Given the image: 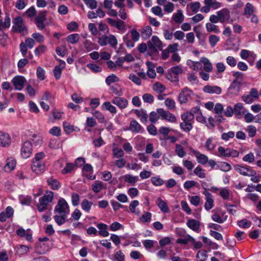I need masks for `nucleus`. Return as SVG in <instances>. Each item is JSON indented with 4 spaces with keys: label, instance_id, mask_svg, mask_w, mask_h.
<instances>
[{
    "label": "nucleus",
    "instance_id": "obj_33",
    "mask_svg": "<svg viewBox=\"0 0 261 261\" xmlns=\"http://www.w3.org/2000/svg\"><path fill=\"white\" fill-rule=\"evenodd\" d=\"M172 19L176 23H181L184 19V16L181 10H177L172 16Z\"/></svg>",
    "mask_w": 261,
    "mask_h": 261
},
{
    "label": "nucleus",
    "instance_id": "obj_11",
    "mask_svg": "<svg viewBox=\"0 0 261 261\" xmlns=\"http://www.w3.org/2000/svg\"><path fill=\"white\" fill-rule=\"evenodd\" d=\"M157 112L160 115L162 119L166 120L170 122H175L176 121L175 115L168 111H165L162 108H159L157 109Z\"/></svg>",
    "mask_w": 261,
    "mask_h": 261
},
{
    "label": "nucleus",
    "instance_id": "obj_14",
    "mask_svg": "<svg viewBox=\"0 0 261 261\" xmlns=\"http://www.w3.org/2000/svg\"><path fill=\"white\" fill-rule=\"evenodd\" d=\"M242 84L236 81H233L228 89L227 94L231 96L238 95L241 90Z\"/></svg>",
    "mask_w": 261,
    "mask_h": 261
},
{
    "label": "nucleus",
    "instance_id": "obj_30",
    "mask_svg": "<svg viewBox=\"0 0 261 261\" xmlns=\"http://www.w3.org/2000/svg\"><path fill=\"white\" fill-rule=\"evenodd\" d=\"M200 61L203 64V69L205 71L209 72L212 71V64L208 59L206 58L202 57L201 58Z\"/></svg>",
    "mask_w": 261,
    "mask_h": 261
},
{
    "label": "nucleus",
    "instance_id": "obj_45",
    "mask_svg": "<svg viewBox=\"0 0 261 261\" xmlns=\"http://www.w3.org/2000/svg\"><path fill=\"white\" fill-rule=\"evenodd\" d=\"M194 116L192 115L190 112H187L181 115V119L182 121L191 122L193 120Z\"/></svg>",
    "mask_w": 261,
    "mask_h": 261
},
{
    "label": "nucleus",
    "instance_id": "obj_20",
    "mask_svg": "<svg viewBox=\"0 0 261 261\" xmlns=\"http://www.w3.org/2000/svg\"><path fill=\"white\" fill-rule=\"evenodd\" d=\"M11 137L7 133L0 131V146L2 147L9 146L11 144Z\"/></svg>",
    "mask_w": 261,
    "mask_h": 261
},
{
    "label": "nucleus",
    "instance_id": "obj_39",
    "mask_svg": "<svg viewBox=\"0 0 261 261\" xmlns=\"http://www.w3.org/2000/svg\"><path fill=\"white\" fill-rule=\"evenodd\" d=\"M180 127L185 132H189L193 128V125L191 122L184 121L180 123Z\"/></svg>",
    "mask_w": 261,
    "mask_h": 261
},
{
    "label": "nucleus",
    "instance_id": "obj_52",
    "mask_svg": "<svg viewBox=\"0 0 261 261\" xmlns=\"http://www.w3.org/2000/svg\"><path fill=\"white\" fill-rule=\"evenodd\" d=\"M119 78L114 74L109 75L106 79V83L108 85H110L112 83L118 82Z\"/></svg>",
    "mask_w": 261,
    "mask_h": 261
},
{
    "label": "nucleus",
    "instance_id": "obj_41",
    "mask_svg": "<svg viewBox=\"0 0 261 261\" xmlns=\"http://www.w3.org/2000/svg\"><path fill=\"white\" fill-rule=\"evenodd\" d=\"M4 22L0 20V31H2L5 28H8L10 27L11 19L9 16H6L4 19Z\"/></svg>",
    "mask_w": 261,
    "mask_h": 261
},
{
    "label": "nucleus",
    "instance_id": "obj_12",
    "mask_svg": "<svg viewBox=\"0 0 261 261\" xmlns=\"http://www.w3.org/2000/svg\"><path fill=\"white\" fill-rule=\"evenodd\" d=\"M26 81V79L24 76L16 75L12 80V83L15 87V89L21 91L23 89Z\"/></svg>",
    "mask_w": 261,
    "mask_h": 261
},
{
    "label": "nucleus",
    "instance_id": "obj_25",
    "mask_svg": "<svg viewBox=\"0 0 261 261\" xmlns=\"http://www.w3.org/2000/svg\"><path fill=\"white\" fill-rule=\"evenodd\" d=\"M97 227L99 230L98 234L100 236L106 237L109 235V233L107 231L108 226L106 224L102 223H99L97 225Z\"/></svg>",
    "mask_w": 261,
    "mask_h": 261
},
{
    "label": "nucleus",
    "instance_id": "obj_49",
    "mask_svg": "<svg viewBox=\"0 0 261 261\" xmlns=\"http://www.w3.org/2000/svg\"><path fill=\"white\" fill-rule=\"evenodd\" d=\"M151 213L150 212H144L143 215L140 218V220L143 223H148L151 221Z\"/></svg>",
    "mask_w": 261,
    "mask_h": 261
},
{
    "label": "nucleus",
    "instance_id": "obj_37",
    "mask_svg": "<svg viewBox=\"0 0 261 261\" xmlns=\"http://www.w3.org/2000/svg\"><path fill=\"white\" fill-rule=\"evenodd\" d=\"M191 241H194V238L189 234H187L185 236L184 238L177 239L176 242L177 244L186 245Z\"/></svg>",
    "mask_w": 261,
    "mask_h": 261
},
{
    "label": "nucleus",
    "instance_id": "obj_48",
    "mask_svg": "<svg viewBox=\"0 0 261 261\" xmlns=\"http://www.w3.org/2000/svg\"><path fill=\"white\" fill-rule=\"evenodd\" d=\"M219 40L220 38L215 35H211L208 37V41L212 47H215Z\"/></svg>",
    "mask_w": 261,
    "mask_h": 261
},
{
    "label": "nucleus",
    "instance_id": "obj_38",
    "mask_svg": "<svg viewBox=\"0 0 261 261\" xmlns=\"http://www.w3.org/2000/svg\"><path fill=\"white\" fill-rule=\"evenodd\" d=\"M93 204L92 202L89 201L87 199H84L81 203V207L83 210L89 213Z\"/></svg>",
    "mask_w": 261,
    "mask_h": 261
},
{
    "label": "nucleus",
    "instance_id": "obj_50",
    "mask_svg": "<svg viewBox=\"0 0 261 261\" xmlns=\"http://www.w3.org/2000/svg\"><path fill=\"white\" fill-rule=\"evenodd\" d=\"M160 118L161 116L156 112L152 111L149 114V121L152 123H155Z\"/></svg>",
    "mask_w": 261,
    "mask_h": 261
},
{
    "label": "nucleus",
    "instance_id": "obj_21",
    "mask_svg": "<svg viewBox=\"0 0 261 261\" xmlns=\"http://www.w3.org/2000/svg\"><path fill=\"white\" fill-rule=\"evenodd\" d=\"M203 91L207 93L220 94L221 93V88L217 86L206 85L203 88Z\"/></svg>",
    "mask_w": 261,
    "mask_h": 261
},
{
    "label": "nucleus",
    "instance_id": "obj_61",
    "mask_svg": "<svg viewBox=\"0 0 261 261\" xmlns=\"http://www.w3.org/2000/svg\"><path fill=\"white\" fill-rule=\"evenodd\" d=\"M207 256L206 251H199L196 254V258L198 261H205Z\"/></svg>",
    "mask_w": 261,
    "mask_h": 261
},
{
    "label": "nucleus",
    "instance_id": "obj_59",
    "mask_svg": "<svg viewBox=\"0 0 261 261\" xmlns=\"http://www.w3.org/2000/svg\"><path fill=\"white\" fill-rule=\"evenodd\" d=\"M123 39L128 48H132L134 46L135 41H134L133 39L130 40L128 38V34L123 36Z\"/></svg>",
    "mask_w": 261,
    "mask_h": 261
},
{
    "label": "nucleus",
    "instance_id": "obj_29",
    "mask_svg": "<svg viewBox=\"0 0 261 261\" xmlns=\"http://www.w3.org/2000/svg\"><path fill=\"white\" fill-rule=\"evenodd\" d=\"M152 33V30L150 26H146L141 30V34L143 38L144 39L149 38Z\"/></svg>",
    "mask_w": 261,
    "mask_h": 261
},
{
    "label": "nucleus",
    "instance_id": "obj_17",
    "mask_svg": "<svg viewBox=\"0 0 261 261\" xmlns=\"http://www.w3.org/2000/svg\"><path fill=\"white\" fill-rule=\"evenodd\" d=\"M190 151L193 154L196 158L197 162L202 165H205L208 162V157L202 153H201L199 151L190 148Z\"/></svg>",
    "mask_w": 261,
    "mask_h": 261
},
{
    "label": "nucleus",
    "instance_id": "obj_8",
    "mask_svg": "<svg viewBox=\"0 0 261 261\" xmlns=\"http://www.w3.org/2000/svg\"><path fill=\"white\" fill-rule=\"evenodd\" d=\"M46 11H40L34 19V22L39 30H43L45 27V22L46 20Z\"/></svg>",
    "mask_w": 261,
    "mask_h": 261
},
{
    "label": "nucleus",
    "instance_id": "obj_16",
    "mask_svg": "<svg viewBox=\"0 0 261 261\" xmlns=\"http://www.w3.org/2000/svg\"><path fill=\"white\" fill-rule=\"evenodd\" d=\"M112 102L121 110L125 109L128 103V100L121 96L114 97L112 100Z\"/></svg>",
    "mask_w": 261,
    "mask_h": 261
},
{
    "label": "nucleus",
    "instance_id": "obj_62",
    "mask_svg": "<svg viewBox=\"0 0 261 261\" xmlns=\"http://www.w3.org/2000/svg\"><path fill=\"white\" fill-rule=\"evenodd\" d=\"M45 70L40 66H39L37 69V77L41 81L45 79Z\"/></svg>",
    "mask_w": 261,
    "mask_h": 261
},
{
    "label": "nucleus",
    "instance_id": "obj_32",
    "mask_svg": "<svg viewBox=\"0 0 261 261\" xmlns=\"http://www.w3.org/2000/svg\"><path fill=\"white\" fill-rule=\"evenodd\" d=\"M205 28L207 32L208 33L213 32L216 34L220 33V31L218 29V26L215 25V23L207 22L205 24Z\"/></svg>",
    "mask_w": 261,
    "mask_h": 261
},
{
    "label": "nucleus",
    "instance_id": "obj_9",
    "mask_svg": "<svg viewBox=\"0 0 261 261\" xmlns=\"http://www.w3.org/2000/svg\"><path fill=\"white\" fill-rule=\"evenodd\" d=\"M219 18V22L223 23L226 22H232L233 20L230 18V11L227 8H223L216 12Z\"/></svg>",
    "mask_w": 261,
    "mask_h": 261
},
{
    "label": "nucleus",
    "instance_id": "obj_24",
    "mask_svg": "<svg viewBox=\"0 0 261 261\" xmlns=\"http://www.w3.org/2000/svg\"><path fill=\"white\" fill-rule=\"evenodd\" d=\"M135 113L137 117L140 118V120L142 122L145 123L147 122L148 115L145 110H136L135 111Z\"/></svg>",
    "mask_w": 261,
    "mask_h": 261
},
{
    "label": "nucleus",
    "instance_id": "obj_55",
    "mask_svg": "<svg viewBox=\"0 0 261 261\" xmlns=\"http://www.w3.org/2000/svg\"><path fill=\"white\" fill-rule=\"evenodd\" d=\"M110 90L114 94L117 95V96H121L122 95V91L118 85L112 86L110 87Z\"/></svg>",
    "mask_w": 261,
    "mask_h": 261
},
{
    "label": "nucleus",
    "instance_id": "obj_1",
    "mask_svg": "<svg viewBox=\"0 0 261 261\" xmlns=\"http://www.w3.org/2000/svg\"><path fill=\"white\" fill-rule=\"evenodd\" d=\"M13 23L14 25L12 30L14 32L20 33L22 36H25L28 34V29L21 17H16L13 19Z\"/></svg>",
    "mask_w": 261,
    "mask_h": 261
},
{
    "label": "nucleus",
    "instance_id": "obj_56",
    "mask_svg": "<svg viewBox=\"0 0 261 261\" xmlns=\"http://www.w3.org/2000/svg\"><path fill=\"white\" fill-rule=\"evenodd\" d=\"M233 76L235 78L233 81L239 82L240 84H242L243 80H244V74L241 72L236 71L232 74Z\"/></svg>",
    "mask_w": 261,
    "mask_h": 261
},
{
    "label": "nucleus",
    "instance_id": "obj_58",
    "mask_svg": "<svg viewBox=\"0 0 261 261\" xmlns=\"http://www.w3.org/2000/svg\"><path fill=\"white\" fill-rule=\"evenodd\" d=\"M92 113L98 120L99 123H103L105 121V116L100 112L98 111H94Z\"/></svg>",
    "mask_w": 261,
    "mask_h": 261
},
{
    "label": "nucleus",
    "instance_id": "obj_19",
    "mask_svg": "<svg viewBox=\"0 0 261 261\" xmlns=\"http://www.w3.org/2000/svg\"><path fill=\"white\" fill-rule=\"evenodd\" d=\"M129 130L134 133H142L144 131L143 127L135 119L130 122Z\"/></svg>",
    "mask_w": 261,
    "mask_h": 261
},
{
    "label": "nucleus",
    "instance_id": "obj_42",
    "mask_svg": "<svg viewBox=\"0 0 261 261\" xmlns=\"http://www.w3.org/2000/svg\"><path fill=\"white\" fill-rule=\"evenodd\" d=\"M31 141L34 146H40L42 142V138L39 135L33 134L32 135Z\"/></svg>",
    "mask_w": 261,
    "mask_h": 261
},
{
    "label": "nucleus",
    "instance_id": "obj_4",
    "mask_svg": "<svg viewBox=\"0 0 261 261\" xmlns=\"http://www.w3.org/2000/svg\"><path fill=\"white\" fill-rule=\"evenodd\" d=\"M98 44L102 46H106L109 44L113 48H116L117 45V40L116 37L113 35H110L109 36L103 35L98 38Z\"/></svg>",
    "mask_w": 261,
    "mask_h": 261
},
{
    "label": "nucleus",
    "instance_id": "obj_40",
    "mask_svg": "<svg viewBox=\"0 0 261 261\" xmlns=\"http://www.w3.org/2000/svg\"><path fill=\"white\" fill-rule=\"evenodd\" d=\"M253 11V5L250 3H247L244 9V15H245L246 17L248 18L249 16L252 15Z\"/></svg>",
    "mask_w": 261,
    "mask_h": 261
},
{
    "label": "nucleus",
    "instance_id": "obj_26",
    "mask_svg": "<svg viewBox=\"0 0 261 261\" xmlns=\"http://www.w3.org/2000/svg\"><path fill=\"white\" fill-rule=\"evenodd\" d=\"M47 183L48 186L54 190H58L61 187L59 181L53 177H51L47 179Z\"/></svg>",
    "mask_w": 261,
    "mask_h": 261
},
{
    "label": "nucleus",
    "instance_id": "obj_60",
    "mask_svg": "<svg viewBox=\"0 0 261 261\" xmlns=\"http://www.w3.org/2000/svg\"><path fill=\"white\" fill-rule=\"evenodd\" d=\"M205 146L208 151H212L215 148L216 145L213 143V138H209L207 139Z\"/></svg>",
    "mask_w": 261,
    "mask_h": 261
},
{
    "label": "nucleus",
    "instance_id": "obj_31",
    "mask_svg": "<svg viewBox=\"0 0 261 261\" xmlns=\"http://www.w3.org/2000/svg\"><path fill=\"white\" fill-rule=\"evenodd\" d=\"M157 201V205L163 213H168L169 211L167 203L160 197L158 198Z\"/></svg>",
    "mask_w": 261,
    "mask_h": 261
},
{
    "label": "nucleus",
    "instance_id": "obj_22",
    "mask_svg": "<svg viewBox=\"0 0 261 261\" xmlns=\"http://www.w3.org/2000/svg\"><path fill=\"white\" fill-rule=\"evenodd\" d=\"M187 225L189 228L196 232L199 230L200 223L195 219H191L187 221Z\"/></svg>",
    "mask_w": 261,
    "mask_h": 261
},
{
    "label": "nucleus",
    "instance_id": "obj_23",
    "mask_svg": "<svg viewBox=\"0 0 261 261\" xmlns=\"http://www.w3.org/2000/svg\"><path fill=\"white\" fill-rule=\"evenodd\" d=\"M49 248L43 242L38 243L36 244L35 250V252L38 254H43L48 251Z\"/></svg>",
    "mask_w": 261,
    "mask_h": 261
},
{
    "label": "nucleus",
    "instance_id": "obj_51",
    "mask_svg": "<svg viewBox=\"0 0 261 261\" xmlns=\"http://www.w3.org/2000/svg\"><path fill=\"white\" fill-rule=\"evenodd\" d=\"M175 152L176 154L180 158H183L186 154L183 147L180 144H176Z\"/></svg>",
    "mask_w": 261,
    "mask_h": 261
},
{
    "label": "nucleus",
    "instance_id": "obj_34",
    "mask_svg": "<svg viewBox=\"0 0 261 261\" xmlns=\"http://www.w3.org/2000/svg\"><path fill=\"white\" fill-rule=\"evenodd\" d=\"M80 37L78 34H72L68 35L66 38V40L68 42L74 44L77 43L80 40Z\"/></svg>",
    "mask_w": 261,
    "mask_h": 261
},
{
    "label": "nucleus",
    "instance_id": "obj_63",
    "mask_svg": "<svg viewBox=\"0 0 261 261\" xmlns=\"http://www.w3.org/2000/svg\"><path fill=\"white\" fill-rule=\"evenodd\" d=\"M45 157V154L44 152H40L37 153L35 157L32 159V162H42V160Z\"/></svg>",
    "mask_w": 261,
    "mask_h": 261
},
{
    "label": "nucleus",
    "instance_id": "obj_57",
    "mask_svg": "<svg viewBox=\"0 0 261 261\" xmlns=\"http://www.w3.org/2000/svg\"><path fill=\"white\" fill-rule=\"evenodd\" d=\"M29 247L25 245H19L17 249L16 253L19 255L27 253L29 251Z\"/></svg>",
    "mask_w": 261,
    "mask_h": 261
},
{
    "label": "nucleus",
    "instance_id": "obj_5",
    "mask_svg": "<svg viewBox=\"0 0 261 261\" xmlns=\"http://www.w3.org/2000/svg\"><path fill=\"white\" fill-rule=\"evenodd\" d=\"M69 212V207L66 201L63 198H60L55 207L54 213L68 215Z\"/></svg>",
    "mask_w": 261,
    "mask_h": 261
},
{
    "label": "nucleus",
    "instance_id": "obj_18",
    "mask_svg": "<svg viewBox=\"0 0 261 261\" xmlns=\"http://www.w3.org/2000/svg\"><path fill=\"white\" fill-rule=\"evenodd\" d=\"M32 171L37 174H41L45 171V165L43 162H32Z\"/></svg>",
    "mask_w": 261,
    "mask_h": 261
},
{
    "label": "nucleus",
    "instance_id": "obj_46",
    "mask_svg": "<svg viewBox=\"0 0 261 261\" xmlns=\"http://www.w3.org/2000/svg\"><path fill=\"white\" fill-rule=\"evenodd\" d=\"M150 180L151 183L155 186H160L164 184V181L159 176H153Z\"/></svg>",
    "mask_w": 261,
    "mask_h": 261
},
{
    "label": "nucleus",
    "instance_id": "obj_6",
    "mask_svg": "<svg viewBox=\"0 0 261 261\" xmlns=\"http://www.w3.org/2000/svg\"><path fill=\"white\" fill-rule=\"evenodd\" d=\"M218 154L220 157H232L236 158L239 155V152L236 150L231 149L230 148H224L222 146H220L218 149Z\"/></svg>",
    "mask_w": 261,
    "mask_h": 261
},
{
    "label": "nucleus",
    "instance_id": "obj_10",
    "mask_svg": "<svg viewBox=\"0 0 261 261\" xmlns=\"http://www.w3.org/2000/svg\"><path fill=\"white\" fill-rule=\"evenodd\" d=\"M32 143L31 141H25L21 146V154L23 158L27 159L32 154Z\"/></svg>",
    "mask_w": 261,
    "mask_h": 261
},
{
    "label": "nucleus",
    "instance_id": "obj_2",
    "mask_svg": "<svg viewBox=\"0 0 261 261\" xmlns=\"http://www.w3.org/2000/svg\"><path fill=\"white\" fill-rule=\"evenodd\" d=\"M54 198V193L50 191H47L45 194L41 197L37 204V208L40 212L44 211L48 204L51 202Z\"/></svg>",
    "mask_w": 261,
    "mask_h": 261
},
{
    "label": "nucleus",
    "instance_id": "obj_44",
    "mask_svg": "<svg viewBox=\"0 0 261 261\" xmlns=\"http://www.w3.org/2000/svg\"><path fill=\"white\" fill-rule=\"evenodd\" d=\"M152 89L158 93H162L165 90L166 88L162 84L159 82H156L153 84Z\"/></svg>",
    "mask_w": 261,
    "mask_h": 261
},
{
    "label": "nucleus",
    "instance_id": "obj_53",
    "mask_svg": "<svg viewBox=\"0 0 261 261\" xmlns=\"http://www.w3.org/2000/svg\"><path fill=\"white\" fill-rule=\"evenodd\" d=\"M138 179V177L133 176L130 174H126L124 176L125 181L133 185L135 184L137 181Z\"/></svg>",
    "mask_w": 261,
    "mask_h": 261
},
{
    "label": "nucleus",
    "instance_id": "obj_43",
    "mask_svg": "<svg viewBox=\"0 0 261 261\" xmlns=\"http://www.w3.org/2000/svg\"><path fill=\"white\" fill-rule=\"evenodd\" d=\"M19 200L22 205H30L32 202V197L29 196L21 195L19 197Z\"/></svg>",
    "mask_w": 261,
    "mask_h": 261
},
{
    "label": "nucleus",
    "instance_id": "obj_27",
    "mask_svg": "<svg viewBox=\"0 0 261 261\" xmlns=\"http://www.w3.org/2000/svg\"><path fill=\"white\" fill-rule=\"evenodd\" d=\"M16 166V161L12 157L8 158L7 160V163L5 166V169L6 171H11L13 170Z\"/></svg>",
    "mask_w": 261,
    "mask_h": 261
},
{
    "label": "nucleus",
    "instance_id": "obj_28",
    "mask_svg": "<svg viewBox=\"0 0 261 261\" xmlns=\"http://www.w3.org/2000/svg\"><path fill=\"white\" fill-rule=\"evenodd\" d=\"M101 109L103 110L109 111L112 114H115L117 113L116 107L112 105L109 101L105 102L101 106Z\"/></svg>",
    "mask_w": 261,
    "mask_h": 261
},
{
    "label": "nucleus",
    "instance_id": "obj_54",
    "mask_svg": "<svg viewBox=\"0 0 261 261\" xmlns=\"http://www.w3.org/2000/svg\"><path fill=\"white\" fill-rule=\"evenodd\" d=\"M166 76L168 80L172 82H177L179 80L178 76L173 74L170 70H168V72L166 73Z\"/></svg>",
    "mask_w": 261,
    "mask_h": 261
},
{
    "label": "nucleus",
    "instance_id": "obj_35",
    "mask_svg": "<svg viewBox=\"0 0 261 261\" xmlns=\"http://www.w3.org/2000/svg\"><path fill=\"white\" fill-rule=\"evenodd\" d=\"M92 191L97 193L103 189V183L101 181L96 180L91 186Z\"/></svg>",
    "mask_w": 261,
    "mask_h": 261
},
{
    "label": "nucleus",
    "instance_id": "obj_15",
    "mask_svg": "<svg viewBox=\"0 0 261 261\" xmlns=\"http://www.w3.org/2000/svg\"><path fill=\"white\" fill-rule=\"evenodd\" d=\"M234 168L238 172L244 176H253L256 173L255 170L239 165H236Z\"/></svg>",
    "mask_w": 261,
    "mask_h": 261
},
{
    "label": "nucleus",
    "instance_id": "obj_3",
    "mask_svg": "<svg viewBox=\"0 0 261 261\" xmlns=\"http://www.w3.org/2000/svg\"><path fill=\"white\" fill-rule=\"evenodd\" d=\"M147 45L148 49L151 51L150 56L154 54H158V49L162 50V42L156 36H152L151 39L147 42Z\"/></svg>",
    "mask_w": 261,
    "mask_h": 261
},
{
    "label": "nucleus",
    "instance_id": "obj_64",
    "mask_svg": "<svg viewBox=\"0 0 261 261\" xmlns=\"http://www.w3.org/2000/svg\"><path fill=\"white\" fill-rule=\"evenodd\" d=\"M142 98L145 102L152 103L154 101L153 96L149 93H145L142 96Z\"/></svg>",
    "mask_w": 261,
    "mask_h": 261
},
{
    "label": "nucleus",
    "instance_id": "obj_7",
    "mask_svg": "<svg viewBox=\"0 0 261 261\" xmlns=\"http://www.w3.org/2000/svg\"><path fill=\"white\" fill-rule=\"evenodd\" d=\"M193 94L192 90L185 87L181 90V92L179 94L178 100L180 104L186 103L192 97Z\"/></svg>",
    "mask_w": 261,
    "mask_h": 261
},
{
    "label": "nucleus",
    "instance_id": "obj_36",
    "mask_svg": "<svg viewBox=\"0 0 261 261\" xmlns=\"http://www.w3.org/2000/svg\"><path fill=\"white\" fill-rule=\"evenodd\" d=\"M61 215H55L54 219L57 224L60 226L64 224L66 222V218L68 215L66 214H60Z\"/></svg>",
    "mask_w": 261,
    "mask_h": 261
},
{
    "label": "nucleus",
    "instance_id": "obj_13",
    "mask_svg": "<svg viewBox=\"0 0 261 261\" xmlns=\"http://www.w3.org/2000/svg\"><path fill=\"white\" fill-rule=\"evenodd\" d=\"M205 183H204V185ZM202 187L204 189L203 194L205 196L206 201L204 204V208L206 210L209 211L214 206V199L212 195L207 192V189L204 187V184H202Z\"/></svg>",
    "mask_w": 261,
    "mask_h": 261
},
{
    "label": "nucleus",
    "instance_id": "obj_47",
    "mask_svg": "<svg viewBox=\"0 0 261 261\" xmlns=\"http://www.w3.org/2000/svg\"><path fill=\"white\" fill-rule=\"evenodd\" d=\"M165 105L170 110H173L175 108V101L170 98H167L165 101Z\"/></svg>",
    "mask_w": 261,
    "mask_h": 261
}]
</instances>
